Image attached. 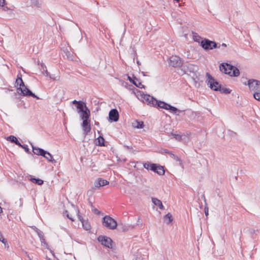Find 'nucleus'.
<instances>
[{"label": "nucleus", "mask_w": 260, "mask_h": 260, "mask_svg": "<svg viewBox=\"0 0 260 260\" xmlns=\"http://www.w3.org/2000/svg\"><path fill=\"white\" fill-rule=\"evenodd\" d=\"M64 52L66 55L67 56V57L68 59L72 60L74 59L73 55L71 52H70L68 50L64 51Z\"/></svg>", "instance_id": "obj_32"}, {"label": "nucleus", "mask_w": 260, "mask_h": 260, "mask_svg": "<svg viewBox=\"0 0 260 260\" xmlns=\"http://www.w3.org/2000/svg\"><path fill=\"white\" fill-rule=\"evenodd\" d=\"M164 219L167 224H169L170 223H171L173 220L172 216L171 214V213H169L167 214H166L164 216Z\"/></svg>", "instance_id": "obj_28"}, {"label": "nucleus", "mask_w": 260, "mask_h": 260, "mask_svg": "<svg viewBox=\"0 0 260 260\" xmlns=\"http://www.w3.org/2000/svg\"><path fill=\"white\" fill-rule=\"evenodd\" d=\"M152 202L155 205V206H157L160 209L164 210V207L160 201V200L157 199L155 198H152L151 199Z\"/></svg>", "instance_id": "obj_19"}, {"label": "nucleus", "mask_w": 260, "mask_h": 260, "mask_svg": "<svg viewBox=\"0 0 260 260\" xmlns=\"http://www.w3.org/2000/svg\"><path fill=\"white\" fill-rule=\"evenodd\" d=\"M21 147L23 148L26 152H29V149H28V148L27 147V146H23V147Z\"/></svg>", "instance_id": "obj_42"}, {"label": "nucleus", "mask_w": 260, "mask_h": 260, "mask_svg": "<svg viewBox=\"0 0 260 260\" xmlns=\"http://www.w3.org/2000/svg\"><path fill=\"white\" fill-rule=\"evenodd\" d=\"M125 86L126 88H128V89H130V90L133 89V88H132V87H133V86H131V85H127V83H125Z\"/></svg>", "instance_id": "obj_43"}, {"label": "nucleus", "mask_w": 260, "mask_h": 260, "mask_svg": "<svg viewBox=\"0 0 260 260\" xmlns=\"http://www.w3.org/2000/svg\"><path fill=\"white\" fill-rule=\"evenodd\" d=\"M41 71L45 76L49 77L50 79L55 80V78H54L52 75H50V73L48 72L46 67L44 65V63H41Z\"/></svg>", "instance_id": "obj_17"}, {"label": "nucleus", "mask_w": 260, "mask_h": 260, "mask_svg": "<svg viewBox=\"0 0 260 260\" xmlns=\"http://www.w3.org/2000/svg\"><path fill=\"white\" fill-rule=\"evenodd\" d=\"M64 214H66V216H67V217L68 218H69L70 220H72V221H74V219H73V217H72V215H70L68 214V211H67V210H66V211H64Z\"/></svg>", "instance_id": "obj_40"}, {"label": "nucleus", "mask_w": 260, "mask_h": 260, "mask_svg": "<svg viewBox=\"0 0 260 260\" xmlns=\"http://www.w3.org/2000/svg\"><path fill=\"white\" fill-rule=\"evenodd\" d=\"M204 209H205V214L206 216H208V208L207 207H205Z\"/></svg>", "instance_id": "obj_41"}, {"label": "nucleus", "mask_w": 260, "mask_h": 260, "mask_svg": "<svg viewBox=\"0 0 260 260\" xmlns=\"http://www.w3.org/2000/svg\"><path fill=\"white\" fill-rule=\"evenodd\" d=\"M80 116L82 120H88L89 119L90 117V111L88 108H86L85 110L80 112Z\"/></svg>", "instance_id": "obj_15"}, {"label": "nucleus", "mask_w": 260, "mask_h": 260, "mask_svg": "<svg viewBox=\"0 0 260 260\" xmlns=\"http://www.w3.org/2000/svg\"><path fill=\"white\" fill-rule=\"evenodd\" d=\"M222 46L223 47H226V45L225 43H222Z\"/></svg>", "instance_id": "obj_49"}, {"label": "nucleus", "mask_w": 260, "mask_h": 260, "mask_svg": "<svg viewBox=\"0 0 260 260\" xmlns=\"http://www.w3.org/2000/svg\"><path fill=\"white\" fill-rule=\"evenodd\" d=\"M169 64L174 68L180 67L182 64V61L179 56L172 55L169 58Z\"/></svg>", "instance_id": "obj_9"}, {"label": "nucleus", "mask_w": 260, "mask_h": 260, "mask_svg": "<svg viewBox=\"0 0 260 260\" xmlns=\"http://www.w3.org/2000/svg\"><path fill=\"white\" fill-rule=\"evenodd\" d=\"M171 135L177 141H181L182 139V136L178 134L172 133Z\"/></svg>", "instance_id": "obj_34"}, {"label": "nucleus", "mask_w": 260, "mask_h": 260, "mask_svg": "<svg viewBox=\"0 0 260 260\" xmlns=\"http://www.w3.org/2000/svg\"><path fill=\"white\" fill-rule=\"evenodd\" d=\"M37 232H38V236L40 238V240H41V239L43 240V239L44 238V236L43 232H41L40 230H37Z\"/></svg>", "instance_id": "obj_36"}, {"label": "nucleus", "mask_w": 260, "mask_h": 260, "mask_svg": "<svg viewBox=\"0 0 260 260\" xmlns=\"http://www.w3.org/2000/svg\"><path fill=\"white\" fill-rule=\"evenodd\" d=\"M86 108H87L86 106V104L83 102H81L79 103L78 105H77V108L78 110V112L80 113V112L83 111L86 109Z\"/></svg>", "instance_id": "obj_24"}, {"label": "nucleus", "mask_w": 260, "mask_h": 260, "mask_svg": "<svg viewBox=\"0 0 260 260\" xmlns=\"http://www.w3.org/2000/svg\"><path fill=\"white\" fill-rule=\"evenodd\" d=\"M8 141H10L12 142L15 143L17 145L20 147H23V145L17 140V138L14 136H10L7 138Z\"/></svg>", "instance_id": "obj_21"}, {"label": "nucleus", "mask_w": 260, "mask_h": 260, "mask_svg": "<svg viewBox=\"0 0 260 260\" xmlns=\"http://www.w3.org/2000/svg\"><path fill=\"white\" fill-rule=\"evenodd\" d=\"M128 79L131 82L133 83L134 79H132L129 76H128Z\"/></svg>", "instance_id": "obj_46"}, {"label": "nucleus", "mask_w": 260, "mask_h": 260, "mask_svg": "<svg viewBox=\"0 0 260 260\" xmlns=\"http://www.w3.org/2000/svg\"><path fill=\"white\" fill-rule=\"evenodd\" d=\"M98 240L104 246L109 248H112L113 241L110 238L105 236H100L98 238Z\"/></svg>", "instance_id": "obj_10"}, {"label": "nucleus", "mask_w": 260, "mask_h": 260, "mask_svg": "<svg viewBox=\"0 0 260 260\" xmlns=\"http://www.w3.org/2000/svg\"><path fill=\"white\" fill-rule=\"evenodd\" d=\"M93 212L95 214H99V211L96 209H94L93 210Z\"/></svg>", "instance_id": "obj_45"}, {"label": "nucleus", "mask_w": 260, "mask_h": 260, "mask_svg": "<svg viewBox=\"0 0 260 260\" xmlns=\"http://www.w3.org/2000/svg\"><path fill=\"white\" fill-rule=\"evenodd\" d=\"M173 158L176 161H179L180 162V164H181V162H182V161L180 159V158L178 157L177 156L175 155H173Z\"/></svg>", "instance_id": "obj_39"}, {"label": "nucleus", "mask_w": 260, "mask_h": 260, "mask_svg": "<svg viewBox=\"0 0 260 260\" xmlns=\"http://www.w3.org/2000/svg\"><path fill=\"white\" fill-rule=\"evenodd\" d=\"M170 156L173 158V155H174L172 152L170 153Z\"/></svg>", "instance_id": "obj_47"}, {"label": "nucleus", "mask_w": 260, "mask_h": 260, "mask_svg": "<svg viewBox=\"0 0 260 260\" xmlns=\"http://www.w3.org/2000/svg\"><path fill=\"white\" fill-rule=\"evenodd\" d=\"M109 182L107 180L99 178L94 182V186L96 188H99L101 186H105Z\"/></svg>", "instance_id": "obj_16"}, {"label": "nucleus", "mask_w": 260, "mask_h": 260, "mask_svg": "<svg viewBox=\"0 0 260 260\" xmlns=\"http://www.w3.org/2000/svg\"><path fill=\"white\" fill-rule=\"evenodd\" d=\"M165 152L170 154V153L171 152L169 151H168V150H165Z\"/></svg>", "instance_id": "obj_48"}, {"label": "nucleus", "mask_w": 260, "mask_h": 260, "mask_svg": "<svg viewBox=\"0 0 260 260\" xmlns=\"http://www.w3.org/2000/svg\"><path fill=\"white\" fill-rule=\"evenodd\" d=\"M201 45L205 50H211L217 48V44L215 42L208 40L202 41L201 43Z\"/></svg>", "instance_id": "obj_11"}, {"label": "nucleus", "mask_w": 260, "mask_h": 260, "mask_svg": "<svg viewBox=\"0 0 260 260\" xmlns=\"http://www.w3.org/2000/svg\"><path fill=\"white\" fill-rule=\"evenodd\" d=\"M128 228L126 225L123 224L122 223L119 224L118 225V230L120 232H126L128 231Z\"/></svg>", "instance_id": "obj_30"}, {"label": "nucleus", "mask_w": 260, "mask_h": 260, "mask_svg": "<svg viewBox=\"0 0 260 260\" xmlns=\"http://www.w3.org/2000/svg\"><path fill=\"white\" fill-rule=\"evenodd\" d=\"M254 98L260 102V91H256L253 93Z\"/></svg>", "instance_id": "obj_35"}, {"label": "nucleus", "mask_w": 260, "mask_h": 260, "mask_svg": "<svg viewBox=\"0 0 260 260\" xmlns=\"http://www.w3.org/2000/svg\"><path fill=\"white\" fill-rule=\"evenodd\" d=\"M200 37L197 34H194L193 36V39L196 42H199Z\"/></svg>", "instance_id": "obj_38"}, {"label": "nucleus", "mask_w": 260, "mask_h": 260, "mask_svg": "<svg viewBox=\"0 0 260 260\" xmlns=\"http://www.w3.org/2000/svg\"><path fill=\"white\" fill-rule=\"evenodd\" d=\"M206 77L207 84L211 89L215 91L221 90V86L219 83L215 81L209 73H206Z\"/></svg>", "instance_id": "obj_5"}, {"label": "nucleus", "mask_w": 260, "mask_h": 260, "mask_svg": "<svg viewBox=\"0 0 260 260\" xmlns=\"http://www.w3.org/2000/svg\"><path fill=\"white\" fill-rule=\"evenodd\" d=\"M156 106H157V107L160 108L169 110L170 112L174 114H176L178 115H179V113L182 112L181 110H178L176 107L172 106L171 105L162 101H158L157 100V103H156Z\"/></svg>", "instance_id": "obj_6"}, {"label": "nucleus", "mask_w": 260, "mask_h": 260, "mask_svg": "<svg viewBox=\"0 0 260 260\" xmlns=\"http://www.w3.org/2000/svg\"><path fill=\"white\" fill-rule=\"evenodd\" d=\"M174 1L179 2L180 0H174Z\"/></svg>", "instance_id": "obj_51"}, {"label": "nucleus", "mask_w": 260, "mask_h": 260, "mask_svg": "<svg viewBox=\"0 0 260 260\" xmlns=\"http://www.w3.org/2000/svg\"><path fill=\"white\" fill-rule=\"evenodd\" d=\"M82 101H77L76 100H74L72 102L73 104H76L77 105H78L79 104V103L81 102Z\"/></svg>", "instance_id": "obj_44"}, {"label": "nucleus", "mask_w": 260, "mask_h": 260, "mask_svg": "<svg viewBox=\"0 0 260 260\" xmlns=\"http://www.w3.org/2000/svg\"><path fill=\"white\" fill-rule=\"evenodd\" d=\"M133 83L140 88H144V86L136 78H134Z\"/></svg>", "instance_id": "obj_26"}, {"label": "nucleus", "mask_w": 260, "mask_h": 260, "mask_svg": "<svg viewBox=\"0 0 260 260\" xmlns=\"http://www.w3.org/2000/svg\"><path fill=\"white\" fill-rule=\"evenodd\" d=\"M103 224L104 226L110 230H114L117 226V222L109 216H105L103 218Z\"/></svg>", "instance_id": "obj_7"}, {"label": "nucleus", "mask_w": 260, "mask_h": 260, "mask_svg": "<svg viewBox=\"0 0 260 260\" xmlns=\"http://www.w3.org/2000/svg\"><path fill=\"white\" fill-rule=\"evenodd\" d=\"M143 166L146 169L152 171L159 175H162L165 174L164 167L157 164L146 162L144 164Z\"/></svg>", "instance_id": "obj_4"}, {"label": "nucleus", "mask_w": 260, "mask_h": 260, "mask_svg": "<svg viewBox=\"0 0 260 260\" xmlns=\"http://www.w3.org/2000/svg\"><path fill=\"white\" fill-rule=\"evenodd\" d=\"M247 85L251 91L254 92L260 91V81L254 79H249L247 81Z\"/></svg>", "instance_id": "obj_8"}, {"label": "nucleus", "mask_w": 260, "mask_h": 260, "mask_svg": "<svg viewBox=\"0 0 260 260\" xmlns=\"http://www.w3.org/2000/svg\"><path fill=\"white\" fill-rule=\"evenodd\" d=\"M133 92L137 98L143 103L147 104L150 106H156L157 100L153 96H151L149 94H144L143 92L137 89H134Z\"/></svg>", "instance_id": "obj_1"}, {"label": "nucleus", "mask_w": 260, "mask_h": 260, "mask_svg": "<svg viewBox=\"0 0 260 260\" xmlns=\"http://www.w3.org/2000/svg\"><path fill=\"white\" fill-rule=\"evenodd\" d=\"M30 180L32 182L34 183L37 184L38 185H42L43 184L44 181L42 179H39V178H35L31 177L30 178Z\"/></svg>", "instance_id": "obj_29"}, {"label": "nucleus", "mask_w": 260, "mask_h": 260, "mask_svg": "<svg viewBox=\"0 0 260 260\" xmlns=\"http://www.w3.org/2000/svg\"><path fill=\"white\" fill-rule=\"evenodd\" d=\"M132 125L135 128H142L143 127V122L142 121L136 120L133 122Z\"/></svg>", "instance_id": "obj_25"}, {"label": "nucleus", "mask_w": 260, "mask_h": 260, "mask_svg": "<svg viewBox=\"0 0 260 260\" xmlns=\"http://www.w3.org/2000/svg\"><path fill=\"white\" fill-rule=\"evenodd\" d=\"M186 72L189 73H194L198 70V67L192 64H188L186 66Z\"/></svg>", "instance_id": "obj_22"}, {"label": "nucleus", "mask_w": 260, "mask_h": 260, "mask_svg": "<svg viewBox=\"0 0 260 260\" xmlns=\"http://www.w3.org/2000/svg\"><path fill=\"white\" fill-rule=\"evenodd\" d=\"M74 208L76 211V212L77 213L79 219L82 223L83 228L86 231L89 230L90 229V225L89 223V222L87 221L83 220V218L79 214V210L76 209L75 208Z\"/></svg>", "instance_id": "obj_14"}, {"label": "nucleus", "mask_w": 260, "mask_h": 260, "mask_svg": "<svg viewBox=\"0 0 260 260\" xmlns=\"http://www.w3.org/2000/svg\"><path fill=\"white\" fill-rule=\"evenodd\" d=\"M109 120L116 122L119 119V114L116 109H112L109 113Z\"/></svg>", "instance_id": "obj_13"}, {"label": "nucleus", "mask_w": 260, "mask_h": 260, "mask_svg": "<svg viewBox=\"0 0 260 260\" xmlns=\"http://www.w3.org/2000/svg\"><path fill=\"white\" fill-rule=\"evenodd\" d=\"M3 211L2 208L0 207V213H2Z\"/></svg>", "instance_id": "obj_50"}, {"label": "nucleus", "mask_w": 260, "mask_h": 260, "mask_svg": "<svg viewBox=\"0 0 260 260\" xmlns=\"http://www.w3.org/2000/svg\"><path fill=\"white\" fill-rule=\"evenodd\" d=\"M43 156L48 161L52 163L56 162V161L53 159V156L49 152L46 151H45V154H44V156Z\"/></svg>", "instance_id": "obj_23"}, {"label": "nucleus", "mask_w": 260, "mask_h": 260, "mask_svg": "<svg viewBox=\"0 0 260 260\" xmlns=\"http://www.w3.org/2000/svg\"><path fill=\"white\" fill-rule=\"evenodd\" d=\"M90 122V119L83 120L82 127L83 130L84 134L85 135H87L91 131V126Z\"/></svg>", "instance_id": "obj_12"}, {"label": "nucleus", "mask_w": 260, "mask_h": 260, "mask_svg": "<svg viewBox=\"0 0 260 260\" xmlns=\"http://www.w3.org/2000/svg\"><path fill=\"white\" fill-rule=\"evenodd\" d=\"M220 71L230 76L237 77L240 75L239 70L228 63H222L219 65Z\"/></svg>", "instance_id": "obj_3"}, {"label": "nucleus", "mask_w": 260, "mask_h": 260, "mask_svg": "<svg viewBox=\"0 0 260 260\" xmlns=\"http://www.w3.org/2000/svg\"><path fill=\"white\" fill-rule=\"evenodd\" d=\"M0 9H2L3 11H6L8 10V7L5 6V0H0Z\"/></svg>", "instance_id": "obj_31"}, {"label": "nucleus", "mask_w": 260, "mask_h": 260, "mask_svg": "<svg viewBox=\"0 0 260 260\" xmlns=\"http://www.w3.org/2000/svg\"><path fill=\"white\" fill-rule=\"evenodd\" d=\"M40 241L41 242V245L42 246H43L44 247H45V248H46L47 249H49V246L48 245V244L47 243V242L45 241V238H44L43 240H42V239L40 240Z\"/></svg>", "instance_id": "obj_33"}, {"label": "nucleus", "mask_w": 260, "mask_h": 260, "mask_svg": "<svg viewBox=\"0 0 260 260\" xmlns=\"http://www.w3.org/2000/svg\"><path fill=\"white\" fill-rule=\"evenodd\" d=\"M31 146L32 148V151L34 154L37 155L44 156L46 151L45 150L38 147H34L32 144Z\"/></svg>", "instance_id": "obj_18"}, {"label": "nucleus", "mask_w": 260, "mask_h": 260, "mask_svg": "<svg viewBox=\"0 0 260 260\" xmlns=\"http://www.w3.org/2000/svg\"><path fill=\"white\" fill-rule=\"evenodd\" d=\"M29 2L31 5L33 7L41 8L42 5V2L41 0H27Z\"/></svg>", "instance_id": "obj_20"}, {"label": "nucleus", "mask_w": 260, "mask_h": 260, "mask_svg": "<svg viewBox=\"0 0 260 260\" xmlns=\"http://www.w3.org/2000/svg\"><path fill=\"white\" fill-rule=\"evenodd\" d=\"M220 92L225 93H230L231 92V90L229 88H221V90H219Z\"/></svg>", "instance_id": "obj_37"}, {"label": "nucleus", "mask_w": 260, "mask_h": 260, "mask_svg": "<svg viewBox=\"0 0 260 260\" xmlns=\"http://www.w3.org/2000/svg\"><path fill=\"white\" fill-rule=\"evenodd\" d=\"M16 87H17V92L19 94H22L23 96H31L34 98L39 99L37 95L33 93L24 85L22 79L21 78H17L16 80Z\"/></svg>", "instance_id": "obj_2"}, {"label": "nucleus", "mask_w": 260, "mask_h": 260, "mask_svg": "<svg viewBox=\"0 0 260 260\" xmlns=\"http://www.w3.org/2000/svg\"><path fill=\"white\" fill-rule=\"evenodd\" d=\"M104 141L105 140L104 138L102 136H100L98 138L95 140L96 145L99 146H104Z\"/></svg>", "instance_id": "obj_27"}]
</instances>
